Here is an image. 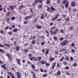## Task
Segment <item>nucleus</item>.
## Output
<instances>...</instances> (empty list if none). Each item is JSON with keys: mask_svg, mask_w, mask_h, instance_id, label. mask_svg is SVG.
I'll list each match as a JSON object with an SVG mask.
<instances>
[{"mask_svg": "<svg viewBox=\"0 0 78 78\" xmlns=\"http://www.w3.org/2000/svg\"><path fill=\"white\" fill-rule=\"evenodd\" d=\"M69 43V41L67 40H65L62 42L61 43V44L62 46H65L66 45Z\"/></svg>", "mask_w": 78, "mask_h": 78, "instance_id": "obj_1", "label": "nucleus"}, {"mask_svg": "<svg viewBox=\"0 0 78 78\" xmlns=\"http://www.w3.org/2000/svg\"><path fill=\"white\" fill-rule=\"evenodd\" d=\"M16 60L17 61V64L18 65H19L20 66H21V63H20V61H21L20 60V59H16Z\"/></svg>", "mask_w": 78, "mask_h": 78, "instance_id": "obj_2", "label": "nucleus"}, {"mask_svg": "<svg viewBox=\"0 0 78 78\" xmlns=\"http://www.w3.org/2000/svg\"><path fill=\"white\" fill-rule=\"evenodd\" d=\"M66 51V49H64L63 48H62L59 50V51L61 52H62V51Z\"/></svg>", "mask_w": 78, "mask_h": 78, "instance_id": "obj_3", "label": "nucleus"}, {"mask_svg": "<svg viewBox=\"0 0 78 78\" xmlns=\"http://www.w3.org/2000/svg\"><path fill=\"white\" fill-rule=\"evenodd\" d=\"M24 6H23V5H20L19 8V10H21L22 9Z\"/></svg>", "mask_w": 78, "mask_h": 78, "instance_id": "obj_4", "label": "nucleus"}, {"mask_svg": "<svg viewBox=\"0 0 78 78\" xmlns=\"http://www.w3.org/2000/svg\"><path fill=\"white\" fill-rule=\"evenodd\" d=\"M65 20L66 22H68V21L70 20V18L67 17V18L65 19Z\"/></svg>", "mask_w": 78, "mask_h": 78, "instance_id": "obj_5", "label": "nucleus"}, {"mask_svg": "<svg viewBox=\"0 0 78 78\" xmlns=\"http://www.w3.org/2000/svg\"><path fill=\"white\" fill-rule=\"evenodd\" d=\"M4 44L5 46H6L7 47H9V48H11V47L10 46V45H9V44Z\"/></svg>", "mask_w": 78, "mask_h": 78, "instance_id": "obj_6", "label": "nucleus"}, {"mask_svg": "<svg viewBox=\"0 0 78 78\" xmlns=\"http://www.w3.org/2000/svg\"><path fill=\"white\" fill-rule=\"evenodd\" d=\"M9 8L10 9H11V10H13V9H14V6L12 5H10Z\"/></svg>", "mask_w": 78, "mask_h": 78, "instance_id": "obj_7", "label": "nucleus"}, {"mask_svg": "<svg viewBox=\"0 0 78 78\" xmlns=\"http://www.w3.org/2000/svg\"><path fill=\"white\" fill-rule=\"evenodd\" d=\"M69 3L68 2H67L66 3L65 5L66 8H68L69 7Z\"/></svg>", "mask_w": 78, "mask_h": 78, "instance_id": "obj_8", "label": "nucleus"}, {"mask_svg": "<svg viewBox=\"0 0 78 78\" xmlns=\"http://www.w3.org/2000/svg\"><path fill=\"white\" fill-rule=\"evenodd\" d=\"M45 33H47V37H49V32H48V30H46L45 31Z\"/></svg>", "mask_w": 78, "mask_h": 78, "instance_id": "obj_9", "label": "nucleus"}, {"mask_svg": "<svg viewBox=\"0 0 78 78\" xmlns=\"http://www.w3.org/2000/svg\"><path fill=\"white\" fill-rule=\"evenodd\" d=\"M55 31L56 33H59V30L58 28H56L55 30Z\"/></svg>", "mask_w": 78, "mask_h": 78, "instance_id": "obj_10", "label": "nucleus"}, {"mask_svg": "<svg viewBox=\"0 0 78 78\" xmlns=\"http://www.w3.org/2000/svg\"><path fill=\"white\" fill-rule=\"evenodd\" d=\"M56 63H53V65L52 66V69H53L55 68V67L56 66Z\"/></svg>", "mask_w": 78, "mask_h": 78, "instance_id": "obj_11", "label": "nucleus"}, {"mask_svg": "<svg viewBox=\"0 0 78 78\" xmlns=\"http://www.w3.org/2000/svg\"><path fill=\"white\" fill-rule=\"evenodd\" d=\"M55 58H50L49 59V60L51 62H52V61H53V60H55Z\"/></svg>", "mask_w": 78, "mask_h": 78, "instance_id": "obj_12", "label": "nucleus"}, {"mask_svg": "<svg viewBox=\"0 0 78 78\" xmlns=\"http://www.w3.org/2000/svg\"><path fill=\"white\" fill-rule=\"evenodd\" d=\"M31 66L33 70H35V69H36V67H35V66H34V65H32Z\"/></svg>", "mask_w": 78, "mask_h": 78, "instance_id": "obj_13", "label": "nucleus"}, {"mask_svg": "<svg viewBox=\"0 0 78 78\" xmlns=\"http://www.w3.org/2000/svg\"><path fill=\"white\" fill-rule=\"evenodd\" d=\"M16 74L17 75V78H20V75L19 74V72H17Z\"/></svg>", "mask_w": 78, "mask_h": 78, "instance_id": "obj_14", "label": "nucleus"}, {"mask_svg": "<svg viewBox=\"0 0 78 78\" xmlns=\"http://www.w3.org/2000/svg\"><path fill=\"white\" fill-rule=\"evenodd\" d=\"M56 28V27L54 26L52 27L51 28H50L51 30V31H53V30H54Z\"/></svg>", "mask_w": 78, "mask_h": 78, "instance_id": "obj_15", "label": "nucleus"}, {"mask_svg": "<svg viewBox=\"0 0 78 78\" xmlns=\"http://www.w3.org/2000/svg\"><path fill=\"white\" fill-rule=\"evenodd\" d=\"M17 31H18V29H17V28H15L13 29V32L14 33H16V32H17Z\"/></svg>", "mask_w": 78, "mask_h": 78, "instance_id": "obj_16", "label": "nucleus"}, {"mask_svg": "<svg viewBox=\"0 0 78 78\" xmlns=\"http://www.w3.org/2000/svg\"><path fill=\"white\" fill-rule=\"evenodd\" d=\"M36 27L37 28H38V29H41V28H42V26L39 25H37Z\"/></svg>", "mask_w": 78, "mask_h": 78, "instance_id": "obj_17", "label": "nucleus"}, {"mask_svg": "<svg viewBox=\"0 0 78 78\" xmlns=\"http://www.w3.org/2000/svg\"><path fill=\"white\" fill-rule=\"evenodd\" d=\"M50 2H51L50 0H47V1H46V4H47V5L50 4Z\"/></svg>", "mask_w": 78, "mask_h": 78, "instance_id": "obj_18", "label": "nucleus"}, {"mask_svg": "<svg viewBox=\"0 0 78 78\" xmlns=\"http://www.w3.org/2000/svg\"><path fill=\"white\" fill-rule=\"evenodd\" d=\"M6 22H7L8 23H9L10 21H9V18H7L6 20Z\"/></svg>", "mask_w": 78, "mask_h": 78, "instance_id": "obj_19", "label": "nucleus"}, {"mask_svg": "<svg viewBox=\"0 0 78 78\" xmlns=\"http://www.w3.org/2000/svg\"><path fill=\"white\" fill-rule=\"evenodd\" d=\"M16 50L17 51H19V48H20V47L19 46H17L16 47Z\"/></svg>", "mask_w": 78, "mask_h": 78, "instance_id": "obj_20", "label": "nucleus"}, {"mask_svg": "<svg viewBox=\"0 0 78 78\" xmlns=\"http://www.w3.org/2000/svg\"><path fill=\"white\" fill-rule=\"evenodd\" d=\"M50 8L51 10V11H53L55 10V9H54V8L53 7H51Z\"/></svg>", "mask_w": 78, "mask_h": 78, "instance_id": "obj_21", "label": "nucleus"}, {"mask_svg": "<svg viewBox=\"0 0 78 78\" xmlns=\"http://www.w3.org/2000/svg\"><path fill=\"white\" fill-rule=\"evenodd\" d=\"M33 15H30V16H28V17L29 19H31L32 17H33Z\"/></svg>", "mask_w": 78, "mask_h": 78, "instance_id": "obj_22", "label": "nucleus"}, {"mask_svg": "<svg viewBox=\"0 0 78 78\" xmlns=\"http://www.w3.org/2000/svg\"><path fill=\"white\" fill-rule=\"evenodd\" d=\"M49 53V51L48 50H47L45 52V55H48Z\"/></svg>", "mask_w": 78, "mask_h": 78, "instance_id": "obj_23", "label": "nucleus"}, {"mask_svg": "<svg viewBox=\"0 0 78 78\" xmlns=\"http://www.w3.org/2000/svg\"><path fill=\"white\" fill-rule=\"evenodd\" d=\"M71 5L72 6H75V2H72L71 3Z\"/></svg>", "mask_w": 78, "mask_h": 78, "instance_id": "obj_24", "label": "nucleus"}, {"mask_svg": "<svg viewBox=\"0 0 78 78\" xmlns=\"http://www.w3.org/2000/svg\"><path fill=\"white\" fill-rule=\"evenodd\" d=\"M64 57H62L60 59V62H62V61L63 60H64Z\"/></svg>", "mask_w": 78, "mask_h": 78, "instance_id": "obj_25", "label": "nucleus"}, {"mask_svg": "<svg viewBox=\"0 0 78 78\" xmlns=\"http://www.w3.org/2000/svg\"><path fill=\"white\" fill-rule=\"evenodd\" d=\"M0 52H1L2 53H5V51L3 50L0 49Z\"/></svg>", "mask_w": 78, "mask_h": 78, "instance_id": "obj_26", "label": "nucleus"}, {"mask_svg": "<svg viewBox=\"0 0 78 78\" xmlns=\"http://www.w3.org/2000/svg\"><path fill=\"white\" fill-rule=\"evenodd\" d=\"M36 44V41L34 40V41H33L32 42V45H34V44Z\"/></svg>", "mask_w": 78, "mask_h": 78, "instance_id": "obj_27", "label": "nucleus"}, {"mask_svg": "<svg viewBox=\"0 0 78 78\" xmlns=\"http://www.w3.org/2000/svg\"><path fill=\"white\" fill-rule=\"evenodd\" d=\"M42 4L38 5V8H42Z\"/></svg>", "mask_w": 78, "mask_h": 78, "instance_id": "obj_28", "label": "nucleus"}, {"mask_svg": "<svg viewBox=\"0 0 78 78\" xmlns=\"http://www.w3.org/2000/svg\"><path fill=\"white\" fill-rule=\"evenodd\" d=\"M77 65H78V64H77V63H75L73 64V66H74V67H76V66H77Z\"/></svg>", "mask_w": 78, "mask_h": 78, "instance_id": "obj_29", "label": "nucleus"}, {"mask_svg": "<svg viewBox=\"0 0 78 78\" xmlns=\"http://www.w3.org/2000/svg\"><path fill=\"white\" fill-rule=\"evenodd\" d=\"M16 19V18L14 17H12V19H11V20H15Z\"/></svg>", "mask_w": 78, "mask_h": 78, "instance_id": "obj_30", "label": "nucleus"}, {"mask_svg": "<svg viewBox=\"0 0 78 78\" xmlns=\"http://www.w3.org/2000/svg\"><path fill=\"white\" fill-rule=\"evenodd\" d=\"M8 74H9V75H10V76H12V73H10L9 72H8Z\"/></svg>", "mask_w": 78, "mask_h": 78, "instance_id": "obj_31", "label": "nucleus"}, {"mask_svg": "<svg viewBox=\"0 0 78 78\" xmlns=\"http://www.w3.org/2000/svg\"><path fill=\"white\" fill-rule=\"evenodd\" d=\"M48 75L47 74H44L43 75V77H46V76H47Z\"/></svg>", "mask_w": 78, "mask_h": 78, "instance_id": "obj_32", "label": "nucleus"}, {"mask_svg": "<svg viewBox=\"0 0 78 78\" xmlns=\"http://www.w3.org/2000/svg\"><path fill=\"white\" fill-rule=\"evenodd\" d=\"M57 18H56V17L53 18L52 19H51V20H53V21H55V20H56Z\"/></svg>", "mask_w": 78, "mask_h": 78, "instance_id": "obj_33", "label": "nucleus"}, {"mask_svg": "<svg viewBox=\"0 0 78 78\" xmlns=\"http://www.w3.org/2000/svg\"><path fill=\"white\" fill-rule=\"evenodd\" d=\"M58 17H59V14L58 13L56 16L55 17L56 19H58Z\"/></svg>", "mask_w": 78, "mask_h": 78, "instance_id": "obj_34", "label": "nucleus"}, {"mask_svg": "<svg viewBox=\"0 0 78 78\" xmlns=\"http://www.w3.org/2000/svg\"><path fill=\"white\" fill-rule=\"evenodd\" d=\"M41 59H42V57H39L38 58V61H39V60H41Z\"/></svg>", "mask_w": 78, "mask_h": 78, "instance_id": "obj_35", "label": "nucleus"}, {"mask_svg": "<svg viewBox=\"0 0 78 78\" xmlns=\"http://www.w3.org/2000/svg\"><path fill=\"white\" fill-rule=\"evenodd\" d=\"M3 11H4V12H6V7H4L3 9Z\"/></svg>", "mask_w": 78, "mask_h": 78, "instance_id": "obj_36", "label": "nucleus"}, {"mask_svg": "<svg viewBox=\"0 0 78 78\" xmlns=\"http://www.w3.org/2000/svg\"><path fill=\"white\" fill-rule=\"evenodd\" d=\"M51 34H52V35H53V34H54V35L56 34V32L55 31H54L53 32V33Z\"/></svg>", "mask_w": 78, "mask_h": 78, "instance_id": "obj_37", "label": "nucleus"}, {"mask_svg": "<svg viewBox=\"0 0 78 78\" xmlns=\"http://www.w3.org/2000/svg\"><path fill=\"white\" fill-rule=\"evenodd\" d=\"M57 67H59V68H60L61 67V66L59 65V64L58 63H57Z\"/></svg>", "mask_w": 78, "mask_h": 78, "instance_id": "obj_38", "label": "nucleus"}, {"mask_svg": "<svg viewBox=\"0 0 78 78\" xmlns=\"http://www.w3.org/2000/svg\"><path fill=\"white\" fill-rule=\"evenodd\" d=\"M38 2L39 3H43V1L42 0H38Z\"/></svg>", "mask_w": 78, "mask_h": 78, "instance_id": "obj_39", "label": "nucleus"}, {"mask_svg": "<svg viewBox=\"0 0 78 78\" xmlns=\"http://www.w3.org/2000/svg\"><path fill=\"white\" fill-rule=\"evenodd\" d=\"M57 74L58 75H59V76H60V71H58L57 73Z\"/></svg>", "mask_w": 78, "mask_h": 78, "instance_id": "obj_40", "label": "nucleus"}, {"mask_svg": "<svg viewBox=\"0 0 78 78\" xmlns=\"http://www.w3.org/2000/svg\"><path fill=\"white\" fill-rule=\"evenodd\" d=\"M37 19H36L35 20H34V22L35 23H37Z\"/></svg>", "mask_w": 78, "mask_h": 78, "instance_id": "obj_41", "label": "nucleus"}, {"mask_svg": "<svg viewBox=\"0 0 78 78\" xmlns=\"http://www.w3.org/2000/svg\"><path fill=\"white\" fill-rule=\"evenodd\" d=\"M24 51L25 53H27V52H28V51H27V50L26 49H24Z\"/></svg>", "mask_w": 78, "mask_h": 78, "instance_id": "obj_42", "label": "nucleus"}, {"mask_svg": "<svg viewBox=\"0 0 78 78\" xmlns=\"http://www.w3.org/2000/svg\"><path fill=\"white\" fill-rule=\"evenodd\" d=\"M30 12L31 13H33V9H32L31 8L30 9Z\"/></svg>", "mask_w": 78, "mask_h": 78, "instance_id": "obj_43", "label": "nucleus"}, {"mask_svg": "<svg viewBox=\"0 0 78 78\" xmlns=\"http://www.w3.org/2000/svg\"><path fill=\"white\" fill-rule=\"evenodd\" d=\"M16 43H17L16 41H15V42H14V46H16V44H17Z\"/></svg>", "mask_w": 78, "mask_h": 78, "instance_id": "obj_44", "label": "nucleus"}, {"mask_svg": "<svg viewBox=\"0 0 78 78\" xmlns=\"http://www.w3.org/2000/svg\"><path fill=\"white\" fill-rule=\"evenodd\" d=\"M5 55L6 56H7V57H8V58H9V54L8 53L6 54Z\"/></svg>", "mask_w": 78, "mask_h": 78, "instance_id": "obj_45", "label": "nucleus"}, {"mask_svg": "<svg viewBox=\"0 0 78 78\" xmlns=\"http://www.w3.org/2000/svg\"><path fill=\"white\" fill-rule=\"evenodd\" d=\"M44 60H43L42 61H41V62L42 65H43V64H44Z\"/></svg>", "mask_w": 78, "mask_h": 78, "instance_id": "obj_46", "label": "nucleus"}, {"mask_svg": "<svg viewBox=\"0 0 78 78\" xmlns=\"http://www.w3.org/2000/svg\"><path fill=\"white\" fill-rule=\"evenodd\" d=\"M41 44L42 45H45V42H42L41 43Z\"/></svg>", "mask_w": 78, "mask_h": 78, "instance_id": "obj_47", "label": "nucleus"}, {"mask_svg": "<svg viewBox=\"0 0 78 78\" xmlns=\"http://www.w3.org/2000/svg\"><path fill=\"white\" fill-rule=\"evenodd\" d=\"M50 10V7H48V9H47V11H48V12H49Z\"/></svg>", "mask_w": 78, "mask_h": 78, "instance_id": "obj_48", "label": "nucleus"}, {"mask_svg": "<svg viewBox=\"0 0 78 78\" xmlns=\"http://www.w3.org/2000/svg\"><path fill=\"white\" fill-rule=\"evenodd\" d=\"M9 28V27L8 26L5 27V30H8V29Z\"/></svg>", "mask_w": 78, "mask_h": 78, "instance_id": "obj_49", "label": "nucleus"}, {"mask_svg": "<svg viewBox=\"0 0 78 78\" xmlns=\"http://www.w3.org/2000/svg\"><path fill=\"white\" fill-rule=\"evenodd\" d=\"M29 58L30 59V60H31V61H33V59H34V58L33 57H31V58L30 57Z\"/></svg>", "mask_w": 78, "mask_h": 78, "instance_id": "obj_50", "label": "nucleus"}, {"mask_svg": "<svg viewBox=\"0 0 78 78\" xmlns=\"http://www.w3.org/2000/svg\"><path fill=\"white\" fill-rule=\"evenodd\" d=\"M10 14V12H9L7 15V16H9V15Z\"/></svg>", "mask_w": 78, "mask_h": 78, "instance_id": "obj_51", "label": "nucleus"}, {"mask_svg": "<svg viewBox=\"0 0 78 78\" xmlns=\"http://www.w3.org/2000/svg\"><path fill=\"white\" fill-rule=\"evenodd\" d=\"M61 2L60 0H57V3L58 4H59V3Z\"/></svg>", "mask_w": 78, "mask_h": 78, "instance_id": "obj_52", "label": "nucleus"}, {"mask_svg": "<svg viewBox=\"0 0 78 78\" xmlns=\"http://www.w3.org/2000/svg\"><path fill=\"white\" fill-rule=\"evenodd\" d=\"M70 60L71 61H73V58L71 57L70 58Z\"/></svg>", "mask_w": 78, "mask_h": 78, "instance_id": "obj_53", "label": "nucleus"}, {"mask_svg": "<svg viewBox=\"0 0 78 78\" xmlns=\"http://www.w3.org/2000/svg\"><path fill=\"white\" fill-rule=\"evenodd\" d=\"M29 58H31V57L32 56V55L31 54H29L28 55Z\"/></svg>", "mask_w": 78, "mask_h": 78, "instance_id": "obj_54", "label": "nucleus"}, {"mask_svg": "<svg viewBox=\"0 0 78 78\" xmlns=\"http://www.w3.org/2000/svg\"><path fill=\"white\" fill-rule=\"evenodd\" d=\"M65 69H66V70H69V68L68 66H67L66 67H65Z\"/></svg>", "mask_w": 78, "mask_h": 78, "instance_id": "obj_55", "label": "nucleus"}, {"mask_svg": "<svg viewBox=\"0 0 78 78\" xmlns=\"http://www.w3.org/2000/svg\"><path fill=\"white\" fill-rule=\"evenodd\" d=\"M34 1L36 3H37L38 2H39V0H34Z\"/></svg>", "mask_w": 78, "mask_h": 78, "instance_id": "obj_56", "label": "nucleus"}, {"mask_svg": "<svg viewBox=\"0 0 78 78\" xmlns=\"http://www.w3.org/2000/svg\"><path fill=\"white\" fill-rule=\"evenodd\" d=\"M12 32L9 31V32L8 33L9 35H10V34H12Z\"/></svg>", "mask_w": 78, "mask_h": 78, "instance_id": "obj_57", "label": "nucleus"}, {"mask_svg": "<svg viewBox=\"0 0 78 78\" xmlns=\"http://www.w3.org/2000/svg\"><path fill=\"white\" fill-rule=\"evenodd\" d=\"M60 40L61 41H63L64 40V38L63 37H61L60 39Z\"/></svg>", "mask_w": 78, "mask_h": 78, "instance_id": "obj_58", "label": "nucleus"}, {"mask_svg": "<svg viewBox=\"0 0 78 78\" xmlns=\"http://www.w3.org/2000/svg\"><path fill=\"white\" fill-rule=\"evenodd\" d=\"M60 33H64V30H60Z\"/></svg>", "mask_w": 78, "mask_h": 78, "instance_id": "obj_59", "label": "nucleus"}, {"mask_svg": "<svg viewBox=\"0 0 78 78\" xmlns=\"http://www.w3.org/2000/svg\"><path fill=\"white\" fill-rule=\"evenodd\" d=\"M64 65H66L67 64V62H63Z\"/></svg>", "mask_w": 78, "mask_h": 78, "instance_id": "obj_60", "label": "nucleus"}, {"mask_svg": "<svg viewBox=\"0 0 78 78\" xmlns=\"http://www.w3.org/2000/svg\"><path fill=\"white\" fill-rule=\"evenodd\" d=\"M71 52H72V53H74L75 52V50L73 49H72L71 50Z\"/></svg>", "mask_w": 78, "mask_h": 78, "instance_id": "obj_61", "label": "nucleus"}, {"mask_svg": "<svg viewBox=\"0 0 78 78\" xmlns=\"http://www.w3.org/2000/svg\"><path fill=\"white\" fill-rule=\"evenodd\" d=\"M53 39L54 40H56L57 39V37H53Z\"/></svg>", "mask_w": 78, "mask_h": 78, "instance_id": "obj_62", "label": "nucleus"}, {"mask_svg": "<svg viewBox=\"0 0 78 78\" xmlns=\"http://www.w3.org/2000/svg\"><path fill=\"white\" fill-rule=\"evenodd\" d=\"M68 10H69V11H71V8H70V7H69V8H68Z\"/></svg>", "mask_w": 78, "mask_h": 78, "instance_id": "obj_63", "label": "nucleus"}, {"mask_svg": "<svg viewBox=\"0 0 78 78\" xmlns=\"http://www.w3.org/2000/svg\"><path fill=\"white\" fill-rule=\"evenodd\" d=\"M12 28H15V25L14 24H13L12 25Z\"/></svg>", "mask_w": 78, "mask_h": 78, "instance_id": "obj_64", "label": "nucleus"}]
</instances>
